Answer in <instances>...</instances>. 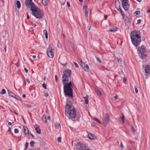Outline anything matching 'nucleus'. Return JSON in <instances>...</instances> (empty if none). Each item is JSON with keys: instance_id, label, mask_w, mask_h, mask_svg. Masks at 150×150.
Returning <instances> with one entry per match:
<instances>
[{"instance_id": "obj_31", "label": "nucleus", "mask_w": 150, "mask_h": 150, "mask_svg": "<svg viewBox=\"0 0 150 150\" xmlns=\"http://www.w3.org/2000/svg\"><path fill=\"white\" fill-rule=\"evenodd\" d=\"M35 142L33 141H31L30 143V146L31 147H33L34 146Z\"/></svg>"}, {"instance_id": "obj_54", "label": "nucleus", "mask_w": 150, "mask_h": 150, "mask_svg": "<svg viewBox=\"0 0 150 150\" xmlns=\"http://www.w3.org/2000/svg\"><path fill=\"white\" fill-rule=\"evenodd\" d=\"M129 142H130L132 145H133L134 144V142H132L131 140H129Z\"/></svg>"}, {"instance_id": "obj_29", "label": "nucleus", "mask_w": 150, "mask_h": 150, "mask_svg": "<svg viewBox=\"0 0 150 150\" xmlns=\"http://www.w3.org/2000/svg\"><path fill=\"white\" fill-rule=\"evenodd\" d=\"M120 119H121L122 120V123H125V122L124 121V115H122V116L120 117Z\"/></svg>"}, {"instance_id": "obj_61", "label": "nucleus", "mask_w": 150, "mask_h": 150, "mask_svg": "<svg viewBox=\"0 0 150 150\" xmlns=\"http://www.w3.org/2000/svg\"><path fill=\"white\" fill-rule=\"evenodd\" d=\"M30 135L33 138H34V136L31 133L30 134Z\"/></svg>"}, {"instance_id": "obj_41", "label": "nucleus", "mask_w": 150, "mask_h": 150, "mask_svg": "<svg viewBox=\"0 0 150 150\" xmlns=\"http://www.w3.org/2000/svg\"><path fill=\"white\" fill-rule=\"evenodd\" d=\"M14 133L16 134H17L18 132V130L17 129H14Z\"/></svg>"}, {"instance_id": "obj_64", "label": "nucleus", "mask_w": 150, "mask_h": 150, "mask_svg": "<svg viewBox=\"0 0 150 150\" xmlns=\"http://www.w3.org/2000/svg\"><path fill=\"white\" fill-rule=\"evenodd\" d=\"M29 18H30L29 16H28V15H27V19H29Z\"/></svg>"}, {"instance_id": "obj_55", "label": "nucleus", "mask_w": 150, "mask_h": 150, "mask_svg": "<svg viewBox=\"0 0 150 150\" xmlns=\"http://www.w3.org/2000/svg\"><path fill=\"white\" fill-rule=\"evenodd\" d=\"M32 25L35 27L36 26V25L35 23H33L32 24Z\"/></svg>"}, {"instance_id": "obj_35", "label": "nucleus", "mask_w": 150, "mask_h": 150, "mask_svg": "<svg viewBox=\"0 0 150 150\" xmlns=\"http://www.w3.org/2000/svg\"><path fill=\"white\" fill-rule=\"evenodd\" d=\"M6 93V90L4 89H3L1 91V94H3L5 93Z\"/></svg>"}, {"instance_id": "obj_33", "label": "nucleus", "mask_w": 150, "mask_h": 150, "mask_svg": "<svg viewBox=\"0 0 150 150\" xmlns=\"http://www.w3.org/2000/svg\"><path fill=\"white\" fill-rule=\"evenodd\" d=\"M120 72H119V74L122 76H124V73H123V71L122 69L120 70Z\"/></svg>"}, {"instance_id": "obj_38", "label": "nucleus", "mask_w": 150, "mask_h": 150, "mask_svg": "<svg viewBox=\"0 0 150 150\" xmlns=\"http://www.w3.org/2000/svg\"><path fill=\"white\" fill-rule=\"evenodd\" d=\"M57 140L58 142H60L61 140V137H59L57 138Z\"/></svg>"}, {"instance_id": "obj_15", "label": "nucleus", "mask_w": 150, "mask_h": 150, "mask_svg": "<svg viewBox=\"0 0 150 150\" xmlns=\"http://www.w3.org/2000/svg\"><path fill=\"white\" fill-rule=\"evenodd\" d=\"M34 127L35 128L36 132L38 134H40L41 131L39 126L38 125L36 124L34 125Z\"/></svg>"}, {"instance_id": "obj_5", "label": "nucleus", "mask_w": 150, "mask_h": 150, "mask_svg": "<svg viewBox=\"0 0 150 150\" xmlns=\"http://www.w3.org/2000/svg\"><path fill=\"white\" fill-rule=\"evenodd\" d=\"M64 74L62 76V81L63 82H68L69 78L71 79V72L69 69H66L64 71Z\"/></svg>"}, {"instance_id": "obj_8", "label": "nucleus", "mask_w": 150, "mask_h": 150, "mask_svg": "<svg viewBox=\"0 0 150 150\" xmlns=\"http://www.w3.org/2000/svg\"><path fill=\"white\" fill-rule=\"evenodd\" d=\"M76 146L77 150H92L89 149H86L85 146L83 144L81 143L80 142H77Z\"/></svg>"}, {"instance_id": "obj_19", "label": "nucleus", "mask_w": 150, "mask_h": 150, "mask_svg": "<svg viewBox=\"0 0 150 150\" xmlns=\"http://www.w3.org/2000/svg\"><path fill=\"white\" fill-rule=\"evenodd\" d=\"M15 6H16L18 8H20L21 6L20 1H16V2H15Z\"/></svg>"}, {"instance_id": "obj_25", "label": "nucleus", "mask_w": 150, "mask_h": 150, "mask_svg": "<svg viewBox=\"0 0 150 150\" xmlns=\"http://www.w3.org/2000/svg\"><path fill=\"white\" fill-rule=\"evenodd\" d=\"M96 92L97 94L98 95L100 96L101 95V91L98 89L96 90Z\"/></svg>"}, {"instance_id": "obj_30", "label": "nucleus", "mask_w": 150, "mask_h": 150, "mask_svg": "<svg viewBox=\"0 0 150 150\" xmlns=\"http://www.w3.org/2000/svg\"><path fill=\"white\" fill-rule=\"evenodd\" d=\"M96 58L97 60L100 63H102V62L101 61V60L100 59L97 57V56L96 57Z\"/></svg>"}, {"instance_id": "obj_2", "label": "nucleus", "mask_w": 150, "mask_h": 150, "mask_svg": "<svg viewBox=\"0 0 150 150\" xmlns=\"http://www.w3.org/2000/svg\"><path fill=\"white\" fill-rule=\"evenodd\" d=\"M140 32L139 31L133 30L130 33V38L132 44L135 46H138L141 42Z\"/></svg>"}, {"instance_id": "obj_60", "label": "nucleus", "mask_w": 150, "mask_h": 150, "mask_svg": "<svg viewBox=\"0 0 150 150\" xmlns=\"http://www.w3.org/2000/svg\"><path fill=\"white\" fill-rule=\"evenodd\" d=\"M126 81V79L125 78H124L123 79L124 82H125Z\"/></svg>"}, {"instance_id": "obj_59", "label": "nucleus", "mask_w": 150, "mask_h": 150, "mask_svg": "<svg viewBox=\"0 0 150 150\" xmlns=\"http://www.w3.org/2000/svg\"><path fill=\"white\" fill-rule=\"evenodd\" d=\"M107 17L108 16L107 15H105L104 16L105 20H106Z\"/></svg>"}, {"instance_id": "obj_63", "label": "nucleus", "mask_w": 150, "mask_h": 150, "mask_svg": "<svg viewBox=\"0 0 150 150\" xmlns=\"http://www.w3.org/2000/svg\"><path fill=\"white\" fill-rule=\"evenodd\" d=\"M47 119L48 120H50V116H49L47 117Z\"/></svg>"}, {"instance_id": "obj_39", "label": "nucleus", "mask_w": 150, "mask_h": 150, "mask_svg": "<svg viewBox=\"0 0 150 150\" xmlns=\"http://www.w3.org/2000/svg\"><path fill=\"white\" fill-rule=\"evenodd\" d=\"M88 12L87 10H85V16L86 17H87L88 16Z\"/></svg>"}, {"instance_id": "obj_47", "label": "nucleus", "mask_w": 150, "mask_h": 150, "mask_svg": "<svg viewBox=\"0 0 150 150\" xmlns=\"http://www.w3.org/2000/svg\"><path fill=\"white\" fill-rule=\"evenodd\" d=\"M55 80L56 82H57L58 81V79H57V75H55Z\"/></svg>"}, {"instance_id": "obj_62", "label": "nucleus", "mask_w": 150, "mask_h": 150, "mask_svg": "<svg viewBox=\"0 0 150 150\" xmlns=\"http://www.w3.org/2000/svg\"><path fill=\"white\" fill-rule=\"evenodd\" d=\"M22 118H23V120L24 121V122L25 123H26L25 121V120H24L23 117H22Z\"/></svg>"}, {"instance_id": "obj_22", "label": "nucleus", "mask_w": 150, "mask_h": 150, "mask_svg": "<svg viewBox=\"0 0 150 150\" xmlns=\"http://www.w3.org/2000/svg\"><path fill=\"white\" fill-rule=\"evenodd\" d=\"M83 98H84L85 101V103L86 104H88V96H87L86 97H83Z\"/></svg>"}, {"instance_id": "obj_53", "label": "nucleus", "mask_w": 150, "mask_h": 150, "mask_svg": "<svg viewBox=\"0 0 150 150\" xmlns=\"http://www.w3.org/2000/svg\"><path fill=\"white\" fill-rule=\"evenodd\" d=\"M44 95H45V96L47 97L48 96V94L47 93H45Z\"/></svg>"}, {"instance_id": "obj_51", "label": "nucleus", "mask_w": 150, "mask_h": 150, "mask_svg": "<svg viewBox=\"0 0 150 150\" xmlns=\"http://www.w3.org/2000/svg\"><path fill=\"white\" fill-rule=\"evenodd\" d=\"M114 99L115 100H116L118 98V96L116 95L114 97Z\"/></svg>"}, {"instance_id": "obj_21", "label": "nucleus", "mask_w": 150, "mask_h": 150, "mask_svg": "<svg viewBox=\"0 0 150 150\" xmlns=\"http://www.w3.org/2000/svg\"><path fill=\"white\" fill-rule=\"evenodd\" d=\"M42 120L43 122H44L45 123H46L47 122V119L46 116L45 115H44L42 117Z\"/></svg>"}, {"instance_id": "obj_44", "label": "nucleus", "mask_w": 150, "mask_h": 150, "mask_svg": "<svg viewBox=\"0 0 150 150\" xmlns=\"http://www.w3.org/2000/svg\"><path fill=\"white\" fill-rule=\"evenodd\" d=\"M120 147L122 149H123L124 148V146L122 144V142H121L120 143Z\"/></svg>"}, {"instance_id": "obj_52", "label": "nucleus", "mask_w": 150, "mask_h": 150, "mask_svg": "<svg viewBox=\"0 0 150 150\" xmlns=\"http://www.w3.org/2000/svg\"><path fill=\"white\" fill-rule=\"evenodd\" d=\"M67 6L69 7H70V4H69V2H67Z\"/></svg>"}, {"instance_id": "obj_11", "label": "nucleus", "mask_w": 150, "mask_h": 150, "mask_svg": "<svg viewBox=\"0 0 150 150\" xmlns=\"http://www.w3.org/2000/svg\"><path fill=\"white\" fill-rule=\"evenodd\" d=\"M122 1V7L125 10H127L129 8V4L127 0H121Z\"/></svg>"}, {"instance_id": "obj_57", "label": "nucleus", "mask_w": 150, "mask_h": 150, "mask_svg": "<svg viewBox=\"0 0 150 150\" xmlns=\"http://www.w3.org/2000/svg\"><path fill=\"white\" fill-rule=\"evenodd\" d=\"M117 60L119 62H121V59H117Z\"/></svg>"}, {"instance_id": "obj_26", "label": "nucleus", "mask_w": 150, "mask_h": 150, "mask_svg": "<svg viewBox=\"0 0 150 150\" xmlns=\"http://www.w3.org/2000/svg\"><path fill=\"white\" fill-rule=\"evenodd\" d=\"M93 119L95 121H96L98 123L101 124V122H100L96 118L94 117L93 118Z\"/></svg>"}, {"instance_id": "obj_28", "label": "nucleus", "mask_w": 150, "mask_h": 150, "mask_svg": "<svg viewBox=\"0 0 150 150\" xmlns=\"http://www.w3.org/2000/svg\"><path fill=\"white\" fill-rule=\"evenodd\" d=\"M131 130L132 133H134L135 132V129L133 126H131Z\"/></svg>"}, {"instance_id": "obj_36", "label": "nucleus", "mask_w": 150, "mask_h": 150, "mask_svg": "<svg viewBox=\"0 0 150 150\" xmlns=\"http://www.w3.org/2000/svg\"><path fill=\"white\" fill-rule=\"evenodd\" d=\"M71 45L72 48L73 49H74V43L72 42H71Z\"/></svg>"}, {"instance_id": "obj_24", "label": "nucleus", "mask_w": 150, "mask_h": 150, "mask_svg": "<svg viewBox=\"0 0 150 150\" xmlns=\"http://www.w3.org/2000/svg\"><path fill=\"white\" fill-rule=\"evenodd\" d=\"M42 4L44 6H46L47 5L46 0H42Z\"/></svg>"}, {"instance_id": "obj_37", "label": "nucleus", "mask_w": 150, "mask_h": 150, "mask_svg": "<svg viewBox=\"0 0 150 150\" xmlns=\"http://www.w3.org/2000/svg\"><path fill=\"white\" fill-rule=\"evenodd\" d=\"M28 142H26L25 144V149L26 150L28 148Z\"/></svg>"}, {"instance_id": "obj_16", "label": "nucleus", "mask_w": 150, "mask_h": 150, "mask_svg": "<svg viewBox=\"0 0 150 150\" xmlns=\"http://www.w3.org/2000/svg\"><path fill=\"white\" fill-rule=\"evenodd\" d=\"M88 137L90 140H94L96 139V137L92 134L89 133L88 134Z\"/></svg>"}, {"instance_id": "obj_45", "label": "nucleus", "mask_w": 150, "mask_h": 150, "mask_svg": "<svg viewBox=\"0 0 150 150\" xmlns=\"http://www.w3.org/2000/svg\"><path fill=\"white\" fill-rule=\"evenodd\" d=\"M27 107L29 108H32V106L30 104H27Z\"/></svg>"}, {"instance_id": "obj_17", "label": "nucleus", "mask_w": 150, "mask_h": 150, "mask_svg": "<svg viewBox=\"0 0 150 150\" xmlns=\"http://www.w3.org/2000/svg\"><path fill=\"white\" fill-rule=\"evenodd\" d=\"M24 132L25 135L29 134L28 129L27 127L24 126Z\"/></svg>"}, {"instance_id": "obj_10", "label": "nucleus", "mask_w": 150, "mask_h": 150, "mask_svg": "<svg viewBox=\"0 0 150 150\" xmlns=\"http://www.w3.org/2000/svg\"><path fill=\"white\" fill-rule=\"evenodd\" d=\"M25 4L26 6L31 8V9L35 7L36 6L32 2V0H27L25 2Z\"/></svg>"}, {"instance_id": "obj_9", "label": "nucleus", "mask_w": 150, "mask_h": 150, "mask_svg": "<svg viewBox=\"0 0 150 150\" xmlns=\"http://www.w3.org/2000/svg\"><path fill=\"white\" fill-rule=\"evenodd\" d=\"M110 116L109 114L108 113H106L102 123L104 127H106V125L108 123L110 120Z\"/></svg>"}, {"instance_id": "obj_48", "label": "nucleus", "mask_w": 150, "mask_h": 150, "mask_svg": "<svg viewBox=\"0 0 150 150\" xmlns=\"http://www.w3.org/2000/svg\"><path fill=\"white\" fill-rule=\"evenodd\" d=\"M134 87H135V92L136 93H137L138 92V90L137 88V87L136 86H135Z\"/></svg>"}, {"instance_id": "obj_13", "label": "nucleus", "mask_w": 150, "mask_h": 150, "mask_svg": "<svg viewBox=\"0 0 150 150\" xmlns=\"http://www.w3.org/2000/svg\"><path fill=\"white\" fill-rule=\"evenodd\" d=\"M144 69L145 71L144 74L146 76L147 74H149L150 72V66L149 65H146L145 67H144Z\"/></svg>"}, {"instance_id": "obj_43", "label": "nucleus", "mask_w": 150, "mask_h": 150, "mask_svg": "<svg viewBox=\"0 0 150 150\" xmlns=\"http://www.w3.org/2000/svg\"><path fill=\"white\" fill-rule=\"evenodd\" d=\"M74 64L75 65V67H76L77 68H79V66L77 64V63L76 62H74Z\"/></svg>"}, {"instance_id": "obj_32", "label": "nucleus", "mask_w": 150, "mask_h": 150, "mask_svg": "<svg viewBox=\"0 0 150 150\" xmlns=\"http://www.w3.org/2000/svg\"><path fill=\"white\" fill-rule=\"evenodd\" d=\"M88 6L87 5L85 4L83 6V9L84 10H86L88 9Z\"/></svg>"}, {"instance_id": "obj_23", "label": "nucleus", "mask_w": 150, "mask_h": 150, "mask_svg": "<svg viewBox=\"0 0 150 150\" xmlns=\"http://www.w3.org/2000/svg\"><path fill=\"white\" fill-rule=\"evenodd\" d=\"M117 28L115 27H113L111 29H110L109 31L110 32H115L117 31Z\"/></svg>"}, {"instance_id": "obj_46", "label": "nucleus", "mask_w": 150, "mask_h": 150, "mask_svg": "<svg viewBox=\"0 0 150 150\" xmlns=\"http://www.w3.org/2000/svg\"><path fill=\"white\" fill-rule=\"evenodd\" d=\"M91 27V25L90 24H89L88 26V30L90 29Z\"/></svg>"}, {"instance_id": "obj_4", "label": "nucleus", "mask_w": 150, "mask_h": 150, "mask_svg": "<svg viewBox=\"0 0 150 150\" xmlns=\"http://www.w3.org/2000/svg\"><path fill=\"white\" fill-rule=\"evenodd\" d=\"M32 13L36 18L40 19L42 18L43 15V13L42 11L36 6L35 7L32 9Z\"/></svg>"}, {"instance_id": "obj_3", "label": "nucleus", "mask_w": 150, "mask_h": 150, "mask_svg": "<svg viewBox=\"0 0 150 150\" xmlns=\"http://www.w3.org/2000/svg\"><path fill=\"white\" fill-rule=\"evenodd\" d=\"M64 91L66 96L71 98L73 97V86L71 82L69 83L64 82Z\"/></svg>"}, {"instance_id": "obj_14", "label": "nucleus", "mask_w": 150, "mask_h": 150, "mask_svg": "<svg viewBox=\"0 0 150 150\" xmlns=\"http://www.w3.org/2000/svg\"><path fill=\"white\" fill-rule=\"evenodd\" d=\"M8 92L9 95L10 96L12 97L17 99H18V97L13 92L8 90Z\"/></svg>"}, {"instance_id": "obj_7", "label": "nucleus", "mask_w": 150, "mask_h": 150, "mask_svg": "<svg viewBox=\"0 0 150 150\" xmlns=\"http://www.w3.org/2000/svg\"><path fill=\"white\" fill-rule=\"evenodd\" d=\"M54 47L53 45L50 44L47 48V52L48 57L50 58H52L54 56Z\"/></svg>"}, {"instance_id": "obj_40", "label": "nucleus", "mask_w": 150, "mask_h": 150, "mask_svg": "<svg viewBox=\"0 0 150 150\" xmlns=\"http://www.w3.org/2000/svg\"><path fill=\"white\" fill-rule=\"evenodd\" d=\"M42 86L45 89H47L45 83H44L42 84Z\"/></svg>"}, {"instance_id": "obj_50", "label": "nucleus", "mask_w": 150, "mask_h": 150, "mask_svg": "<svg viewBox=\"0 0 150 150\" xmlns=\"http://www.w3.org/2000/svg\"><path fill=\"white\" fill-rule=\"evenodd\" d=\"M24 70L26 73H28V69L26 68H25L24 69Z\"/></svg>"}, {"instance_id": "obj_27", "label": "nucleus", "mask_w": 150, "mask_h": 150, "mask_svg": "<svg viewBox=\"0 0 150 150\" xmlns=\"http://www.w3.org/2000/svg\"><path fill=\"white\" fill-rule=\"evenodd\" d=\"M55 126L56 127L59 129V127H60V124L59 123H56L55 124Z\"/></svg>"}, {"instance_id": "obj_1", "label": "nucleus", "mask_w": 150, "mask_h": 150, "mask_svg": "<svg viewBox=\"0 0 150 150\" xmlns=\"http://www.w3.org/2000/svg\"><path fill=\"white\" fill-rule=\"evenodd\" d=\"M76 110L71 105V102L68 101L66 105L65 114L69 118L73 121L76 117Z\"/></svg>"}, {"instance_id": "obj_20", "label": "nucleus", "mask_w": 150, "mask_h": 150, "mask_svg": "<svg viewBox=\"0 0 150 150\" xmlns=\"http://www.w3.org/2000/svg\"><path fill=\"white\" fill-rule=\"evenodd\" d=\"M44 35H45V38L47 39L48 38V33L47 30H44L43 31Z\"/></svg>"}, {"instance_id": "obj_58", "label": "nucleus", "mask_w": 150, "mask_h": 150, "mask_svg": "<svg viewBox=\"0 0 150 150\" xmlns=\"http://www.w3.org/2000/svg\"><path fill=\"white\" fill-rule=\"evenodd\" d=\"M23 98H25L26 97V95L25 94H23L22 96Z\"/></svg>"}, {"instance_id": "obj_12", "label": "nucleus", "mask_w": 150, "mask_h": 150, "mask_svg": "<svg viewBox=\"0 0 150 150\" xmlns=\"http://www.w3.org/2000/svg\"><path fill=\"white\" fill-rule=\"evenodd\" d=\"M80 64L83 69L86 71H88L89 70V67L87 64H86L82 60H80Z\"/></svg>"}, {"instance_id": "obj_56", "label": "nucleus", "mask_w": 150, "mask_h": 150, "mask_svg": "<svg viewBox=\"0 0 150 150\" xmlns=\"http://www.w3.org/2000/svg\"><path fill=\"white\" fill-rule=\"evenodd\" d=\"M8 125H12V123L11 122H8Z\"/></svg>"}, {"instance_id": "obj_49", "label": "nucleus", "mask_w": 150, "mask_h": 150, "mask_svg": "<svg viewBox=\"0 0 150 150\" xmlns=\"http://www.w3.org/2000/svg\"><path fill=\"white\" fill-rule=\"evenodd\" d=\"M141 21H142V20L141 19H139V20H137V23L138 24L140 23H141Z\"/></svg>"}, {"instance_id": "obj_34", "label": "nucleus", "mask_w": 150, "mask_h": 150, "mask_svg": "<svg viewBox=\"0 0 150 150\" xmlns=\"http://www.w3.org/2000/svg\"><path fill=\"white\" fill-rule=\"evenodd\" d=\"M58 46L59 48H61L62 47V45L59 42H58Z\"/></svg>"}, {"instance_id": "obj_6", "label": "nucleus", "mask_w": 150, "mask_h": 150, "mask_svg": "<svg viewBox=\"0 0 150 150\" xmlns=\"http://www.w3.org/2000/svg\"><path fill=\"white\" fill-rule=\"evenodd\" d=\"M138 51L139 52V56L141 59H143L146 57V54L145 53L146 50L144 45L142 46L141 47L138 48Z\"/></svg>"}, {"instance_id": "obj_18", "label": "nucleus", "mask_w": 150, "mask_h": 150, "mask_svg": "<svg viewBox=\"0 0 150 150\" xmlns=\"http://www.w3.org/2000/svg\"><path fill=\"white\" fill-rule=\"evenodd\" d=\"M125 21V24L128 26H129L130 25V22L129 19L127 17H125V18H124Z\"/></svg>"}, {"instance_id": "obj_42", "label": "nucleus", "mask_w": 150, "mask_h": 150, "mask_svg": "<svg viewBox=\"0 0 150 150\" xmlns=\"http://www.w3.org/2000/svg\"><path fill=\"white\" fill-rule=\"evenodd\" d=\"M134 13L136 15H139L140 13V12L139 11H136L134 12Z\"/></svg>"}]
</instances>
